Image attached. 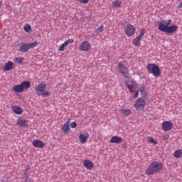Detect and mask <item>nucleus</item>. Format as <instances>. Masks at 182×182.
I'll return each instance as SVG.
<instances>
[{"instance_id": "obj_1", "label": "nucleus", "mask_w": 182, "mask_h": 182, "mask_svg": "<svg viewBox=\"0 0 182 182\" xmlns=\"http://www.w3.org/2000/svg\"><path fill=\"white\" fill-rule=\"evenodd\" d=\"M171 22H173L171 20H168L167 23L164 20L161 21L159 23L158 29L161 32H164V33H174L178 29V26L174 24L170 26Z\"/></svg>"}, {"instance_id": "obj_2", "label": "nucleus", "mask_w": 182, "mask_h": 182, "mask_svg": "<svg viewBox=\"0 0 182 182\" xmlns=\"http://www.w3.org/2000/svg\"><path fill=\"white\" fill-rule=\"evenodd\" d=\"M163 170V164L159 161H154L149 164V168L146 171L147 176H153L154 173L161 171Z\"/></svg>"}, {"instance_id": "obj_3", "label": "nucleus", "mask_w": 182, "mask_h": 182, "mask_svg": "<svg viewBox=\"0 0 182 182\" xmlns=\"http://www.w3.org/2000/svg\"><path fill=\"white\" fill-rule=\"evenodd\" d=\"M46 89V84L45 82L39 83L36 87L37 96H43V97H48L50 96V92L45 90Z\"/></svg>"}, {"instance_id": "obj_4", "label": "nucleus", "mask_w": 182, "mask_h": 182, "mask_svg": "<svg viewBox=\"0 0 182 182\" xmlns=\"http://www.w3.org/2000/svg\"><path fill=\"white\" fill-rule=\"evenodd\" d=\"M38 43H38V41H35L31 43H21L19 48V52H21V53H26V52H29V49H32L33 48H36Z\"/></svg>"}, {"instance_id": "obj_5", "label": "nucleus", "mask_w": 182, "mask_h": 182, "mask_svg": "<svg viewBox=\"0 0 182 182\" xmlns=\"http://www.w3.org/2000/svg\"><path fill=\"white\" fill-rule=\"evenodd\" d=\"M146 69L149 73H151L155 77H159L161 75V71L159 65L153 63H148L146 65Z\"/></svg>"}, {"instance_id": "obj_6", "label": "nucleus", "mask_w": 182, "mask_h": 182, "mask_svg": "<svg viewBox=\"0 0 182 182\" xmlns=\"http://www.w3.org/2000/svg\"><path fill=\"white\" fill-rule=\"evenodd\" d=\"M124 85L129 88V92H135L134 97L136 99L139 97V90H137V85L134 81L125 80Z\"/></svg>"}, {"instance_id": "obj_7", "label": "nucleus", "mask_w": 182, "mask_h": 182, "mask_svg": "<svg viewBox=\"0 0 182 182\" xmlns=\"http://www.w3.org/2000/svg\"><path fill=\"white\" fill-rule=\"evenodd\" d=\"M134 107L136 110H144V107H146V100L143 97L139 98L134 105Z\"/></svg>"}, {"instance_id": "obj_8", "label": "nucleus", "mask_w": 182, "mask_h": 182, "mask_svg": "<svg viewBox=\"0 0 182 182\" xmlns=\"http://www.w3.org/2000/svg\"><path fill=\"white\" fill-rule=\"evenodd\" d=\"M124 32L127 36H133V35L136 32V28H134V26L129 23L127 25Z\"/></svg>"}, {"instance_id": "obj_9", "label": "nucleus", "mask_w": 182, "mask_h": 182, "mask_svg": "<svg viewBox=\"0 0 182 182\" xmlns=\"http://www.w3.org/2000/svg\"><path fill=\"white\" fill-rule=\"evenodd\" d=\"M90 48H92V47L90 46V43H89V42L83 41L80 44V47H79V49L82 52H85V51L89 50L90 49Z\"/></svg>"}, {"instance_id": "obj_10", "label": "nucleus", "mask_w": 182, "mask_h": 182, "mask_svg": "<svg viewBox=\"0 0 182 182\" xmlns=\"http://www.w3.org/2000/svg\"><path fill=\"white\" fill-rule=\"evenodd\" d=\"M171 129H173V123L170 121H166L162 123V130H164V132H168Z\"/></svg>"}, {"instance_id": "obj_11", "label": "nucleus", "mask_w": 182, "mask_h": 182, "mask_svg": "<svg viewBox=\"0 0 182 182\" xmlns=\"http://www.w3.org/2000/svg\"><path fill=\"white\" fill-rule=\"evenodd\" d=\"M14 69V62L8 61L4 65L3 70L5 72H9V70H12Z\"/></svg>"}, {"instance_id": "obj_12", "label": "nucleus", "mask_w": 182, "mask_h": 182, "mask_svg": "<svg viewBox=\"0 0 182 182\" xmlns=\"http://www.w3.org/2000/svg\"><path fill=\"white\" fill-rule=\"evenodd\" d=\"M69 123H70V119H68L61 127V130L64 132V133H69V130H70V127H69Z\"/></svg>"}, {"instance_id": "obj_13", "label": "nucleus", "mask_w": 182, "mask_h": 182, "mask_svg": "<svg viewBox=\"0 0 182 182\" xmlns=\"http://www.w3.org/2000/svg\"><path fill=\"white\" fill-rule=\"evenodd\" d=\"M123 141V138L118 136H114L110 139V143H115L117 144H119Z\"/></svg>"}, {"instance_id": "obj_14", "label": "nucleus", "mask_w": 182, "mask_h": 182, "mask_svg": "<svg viewBox=\"0 0 182 182\" xmlns=\"http://www.w3.org/2000/svg\"><path fill=\"white\" fill-rule=\"evenodd\" d=\"M32 144L33 146H34V147H38L39 149H42V147H44L45 146V144H43V141L39 139H36L33 141Z\"/></svg>"}, {"instance_id": "obj_15", "label": "nucleus", "mask_w": 182, "mask_h": 182, "mask_svg": "<svg viewBox=\"0 0 182 182\" xmlns=\"http://www.w3.org/2000/svg\"><path fill=\"white\" fill-rule=\"evenodd\" d=\"M84 167H86L87 170H92L93 168V162L87 159L84 160L83 162Z\"/></svg>"}, {"instance_id": "obj_16", "label": "nucleus", "mask_w": 182, "mask_h": 182, "mask_svg": "<svg viewBox=\"0 0 182 182\" xmlns=\"http://www.w3.org/2000/svg\"><path fill=\"white\" fill-rule=\"evenodd\" d=\"M13 90L16 93H22V92H23V88L22 87L21 84H18L13 87Z\"/></svg>"}, {"instance_id": "obj_17", "label": "nucleus", "mask_w": 182, "mask_h": 182, "mask_svg": "<svg viewBox=\"0 0 182 182\" xmlns=\"http://www.w3.org/2000/svg\"><path fill=\"white\" fill-rule=\"evenodd\" d=\"M12 110L13 112L16 114H21V113H23V110L22 109V108L19 106H14L12 107Z\"/></svg>"}, {"instance_id": "obj_18", "label": "nucleus", "mask_w": 182, "mask_h": 182, "mask_svg": "<svg viewBox=\"0 0 182 182\" xmlns=\"http://www.w3.org/2000/svg\"><path fill=\"white\" fill-rule=\"evenodd\" d=\"M79 139L80 143H86V141H87V139H89V134L84 135L83 134H80L79 135Z\"/></svg>"}, {"instance_id": "obj_19", "label": "nucleus", "mask_w": 182, "mask_h": 182, "mask_svg": "<svg viewBox=\"0 0 182 182\" xmlns=\"http://www.w3.org/2000/svg\"><path fill=\"white\" fill-rule=\"evenodd\" d=\"M17 124L20 126V127H23L25 126H28V121L26 119H18Z\"/></svg>"}, {"instance_id": "obj_20", "label": "nucleus", "mask_w": 182, "mask_h": 182, "mask_svg": "<svg viewBox=\"0 0 182 182\" xmlns=\"http://www.w3.org/2000/svg\"><path fill=\"white\" fill-rule=\"evenodd\" d=\"M21 87H23V90L25 89H29L31 87V82L29 81H23L21 83Z\"/></svg>"}, {"instance_id": "obj_21", "label": "nucleus", "mask_w": 182, "mask_h": 182, "mask_svg": "<svg viewBox=\"0 0 182 182\" xmlns=\"http://www.w3.org/2000/svg\"><path fill=\"white\" fill-rule=\"evenodd\" d=\"M119 72L120 73H122V75H123L124 77H126L127 79H130V74L127 69L119 70Z\"/></svg>"}, {"instance_id": "obj_22", "label": "nucleus", "mask_w": 182, "mask_h": 182, "mask_svg": "<svg viewBox=\"0 0 182 182\" xmlns=\"http://www.w3.org/2000/svg\"><path fill=\"white\" fill-rule=\"evenodd\" d=\"M119 110L121 114H122L123 116H130V114L132 113V110L130 109H121Z\"/></svg>"}, {"instance_id": "obj_23", "label": "nucleus", "mask_w": 182, "mask_h": 182, "mask_svg": "<svg viewBox=\"0 0 182 182\" xmlns=\"http://www.w3.org/2000/svg\"><path fill=\"white\" fill-rule=\"evenodd\" d=\"M140 41H141V38H140L139 37L135 38L132 41L133 46H139V45H140Z\"/></svg>"}, {"instance_id": "obj_24", "label": "nucleus", "mask_w": 182, "mask_h": 182, "mask_svg": "<svg viewBox=\"0 0 182 182\" xmlns=\"http://www.w3.org/2000/svg\"><path fill=\"white\" fill-rule=\"evenodd\" d=\"M146 141H148V143H153L154 144H159V141L154 139V138L151 136H148L146 138Z\"/></svg>"}, {"instance_id": "obj_25", "label": "nucleus", "mask_w": 182, "mask_h": 182, "mask_svg": "<svg viewBox=\"0 0 182 182\" xmlns=\"http://www.w3.org/2000/svg\"><path fill=\"white\" fill-rule=\"evenodd\" d=\"M182 156V151L178 149L175 151L174 152V157H176V159H180V157H181Z\"/></svg>"}, {"instance_id": "obj_26", "label": "nucleus", "mask_w": 182, "mask_h": 182, "mask_svg": "<svg viewBox=\"0 0 182 182\" xmlns=\"http://www.w3.org/2000/svg\"><path fill=\"white\" fill-rule=\"evenodd\" d=\"M139 91L141 92V97H143V99H144V97H146V90L144 89V87H141L139 88Z\"/></svg>"}, {"instance_id": "obj_27", "label": "nucleus", "mask_w": 182, "mask_h": 182, "mask_svg": "<svg viewBox=\"0 0 182 182\" xmlns=\"http://www.w3.org/2000/svg\"><path fill=\"white\" fill-rule=\"evenodd\" d=\"M112 5L114 6V8H120L122 6V2H120L119 0H117L112 3Z\"/></svg>"}, {"instance_id": "obj_28", "label": "nucleus", "mask_w": 182, "mask_h": 182, "mask_svg": "<svg viewBox=\"0 0 182 182\" xmlns=\"http://www.w3.org/2000/svg\"><path fill=\"white\" fill-rule=\"evenodd\" d=\"M23 29H24L25 32L28 33V32H31V31H32V27L29 24H26L23 27Z\"/></svg>"}, {"instance_id": "obj_29", "label": "nucleus", "mask_w": 182, "mask_h": 182, "mask_svg": "<svg viewBox=\"0 0 182 182\" xmlns=\"http://www.w3.org/2000/svg\"><path fill=\"white\" fill-rule=\"evenodd\" d=\"M145 34H146V30L141 29L140 33L137 37L139 38V39H141V38H143V36H144Z\"/></svg>"}, {"instance_id": "obj_30", "label": "nucleus", "mask_w": 182, "mask_h": 182, "mask_svg": "<svg viewBox=\"0 0 182 182\" xmlns=\"http://www.w3.org/2000/svg\"><path fill=\"white\" fill-rule=\"evenodd\" d=\"M70 126L72 129H76V127H77V124L76 122H73L70 124Z\"/></svg>"}, {"instance_id": "obj_31", "label": "nucleus", "mask_w": 182, "mask_h": 182, "mask_svg": "<svg viewBox=\"0 0 182 182\" xmlns=\"http://www.w3.org/2000/svg\"><path fill=\"white\" fill-rule=\"evenodd\" d=\"M65 48H66V46L63 44H61L58 48V50H60V52H63V50H65Z\"/></svg>"}, {"instance_id": "obj_32", "label": "nucleus", "mask_w": 182, "mask_h": 182, "mask_svg": "<svg viewBox=\"0 0 182 182\" xmlns=\"http://www.w3.org/2000/svg\"><path fill=\"white\" fill-rule=\"evenodd\" d=\"M119 68H120V69H123V70H124V68H126L124 66V64H123V62H119V63L118 64Z\"/></svg>"}, {"instance_id": "obj_33", "label": "nucleus", "mask_w": 182, "mask_h": 182, "mask_svg": "<svg viewBox=\"0 0 182 182\" xmlns=\"http://www.w3.org/2000/svg\"><path fill=\"white\" fill-rule=\"evenodd\" d=\"M16 63H23V58H16Z\"/></svg>"}, {"instance_id": "obj_34", "label": "nucleus", "mask_w": 182, "mask_h": 182, "mask_svg": "<svg viewBox=\"0 0 182 182\" xmlns=\"http://www.w3.org/2000/svg\"><path fill=\"white\" fill-rule=\"evenodd\" d=\"M77 1L80 4H89V0H77Z\"/></svg>"}, {"instance_id": "obj_35", "label": "nucleus", "mask_w": 182, "mask_h": 182, "mask_svg": "<svg viewBox=\"0 0 182 182\" xmlns=\"http://www.w3.org/2000/svg\"><path fill=\"white\" fill-rule=\"evenodd\" d=\"M168 137H170L168 134H164L162 136L163 140H168Z\"/></svg>"}, {"instance_id": "obj_36", "label": "nucleus", "mask_w": 182, "mask_h": 182, "mask_svg": "<svg viewBox=\"0 0 182 182\" xmlns=\"http://www.w3.org/2000/svg\"><path fill=\"white\" fill-rule=\"evenodd\" d=\"M29 170H31V166H29V164H27L25 166V171H29Z\"/></svg>"}, {"instance_id": "obj_37", "label": "nucleus", "mask_w": 182, "mask_h": 182, "mask_svg": "<svg viewBox=\"0 0 182 182\" xmlns=\"http://www.w3.org/2000/svg\"><path fill=\"white\" fill-rule=\"evenodd\" d=\"M23 176H24L25 178H29V176L28 175V172H26L25 171H24V173H23Z\"/></svg>"}, {"instance_id": "obj_38", "label": "nucleus", "mask_w": 182, "mask_h": 182, "mask_svg": "<svg viewBox=\"0 0 182 182\" xmlns=\"http://www.w3.org/2000/svg\"><path fill=\"white\" fill-rule=\"evenodd\" d=\"M67 42L69 45L70 43H73L74 41H73V39H68V40H67Z\"/></svg>"}, {"instance_id": "obj_39", "label": "nucleus", "mask_w": 182, "mask_h": 182, "mask_svg": "<svg viewBox=\"0 0 182 182\" xmlns=\"http://www.w3.org/2000/svg\"><path fill=\"white\" fill-rule=\"evenodd\" d=\"M99 32H103V26H101L98 28Z\"/></svg>"}, {"instance_id": "obj_40", "label": "nucleus", "mask_w": 182, "mask_h": 182, "mask_svg": "<svg viewBox=\"0 0 182 182\" xmlns=\"http://www.w3.org/2000/svg\"><path fill=\"white\" fill-rule=\"evenodd\" d=\"M63 45H64V46H68L69 44H68V41H66L65 42H64V43H63Z\"/></svg>"}, {"instance_id": "obj_41", "label": "nucleus", "mask_w": 182, "mask_h": 182, "mask_svg": "<svg viewBox=\"0 0 182 182\" xmlns=\"http://www.w3.org/2000/svg\"><path fill=\"white\" fill-rule=\"evenodd\" d=\"M2 182H8V179L7 178H4L2 180Z\"/></svg>"}, {"instance_id": "obj_42", "label": "nucleus", "mask_w": 182, "mask_h": 182, "mask_svg": "<svg viewBox=\"0 0 182 182\" xmlns=\"http://www.w3.org/2000/svg\"><path fill=\"white\" fill-rule=\"evenodd\" d=\"M28 182H33V181H32V179H31V178H28Z\"/></svg>"}, {"instance_id": "obj_43", "label": "nucleus", "mask_w": 182, "mask_h": 182, "mask_svg": "<svg viewBox=\"0 0 182 182\" xmlns=\"http://www.w3.org/2000/svg\"><path fill=\"white\" fill-rule=\"evenodd\" d=\"M26 178V180L24 182H28V178Z\"/></svg>"}, {"instance_id": "obj_44", "label": "nucleus", "mask_w": 182, "mask_h": 182, "mask_svg": "<svg viewBox=\"0 0 182 182\" xmlns=\"http://www.w3.org/2000/svg\"><path fill=\"white\" fill-rule=\"evenodd\" d=\"M0 5H1V1H0Z\"/></svg>"}]
</instances>
